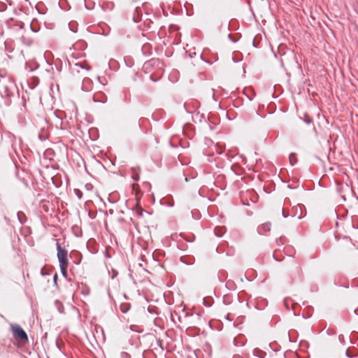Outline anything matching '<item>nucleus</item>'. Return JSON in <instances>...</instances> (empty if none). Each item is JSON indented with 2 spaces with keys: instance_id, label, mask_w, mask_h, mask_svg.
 <instances>
[{
  "instance_id": "1",
  "label": "nucleus",
  "mask_w": 358,
  "mask_h": 358,
  "mask_svg": "<svg viewBox=\"0 0 358 358\" xmlns=\"http://www.w3.org/2000/svg\"><path fill=\"white\" fill-rule=\"evenodd\" d=\"M10 331L13 337L18 341L26 343L28 341V336L24 329L17 324H10Z\"/></svg>"
},
{
  "instance_id": "2",
  "label": "nucleus",
  "mask_w": 358,
  "mask_h": 358,
  "mask_svg": "<svg viewBox=\"0 0 358 358\" xmlns=\"http://www.w3.org/2000/svg\"><path fill=\"white\" fill-rule=\"evenodd\" d=\"M57 258L59 264H69L68 262V251L62 248L60 244L57 243Z\"/></svg>"
},
{
  "instance_id": "3",
  "label": "nucleus",
  "mask_w": 358,
  "mask_h": 358,
  "mask_svg": "<svg viewBox=\"0 0 358 358\" xmlns=\"http://www.w3.org/2000/svg\"><path fill=\"white\" fill-rule=\"evenodd\" d=\"M91 84H92V80L89 78H84L83 81V85H82L83 90L87 91V92L90 91L92 89Z\"/></svg>"
},
{
  "instance_id": "4",
  "label": "nucleus",
  "mask_w": 358,
  "mask_h": 358,
  "mask_svg": "<svg viewBox=\"0 0 358 358\" xmlns=\"http://www.w3.org/2000/svg\"><path fill=\"white\" fill-rule=\"evenodd\" d=\"M271 222H266L258 227V229H257L258 232L259 234H262L263 232L269 231L271 230Z\"/></svg>"
},
{
  "instance_id": "5",
  "label": "nucleus",
  "mask_w": 358,
  "mask_h": 358,
  "mask_svg": "<svg viewBox=\"0 0 358 358\" xmlns=\"http://www.w3.org/2000/svg\"><path fill=\"white\" fill-rule=\"evenodd\" d=\"M93 101L94 102L104 103L106 101V96L102 93H97L93 96Z\"/></svg>"
},
{
  "instance_id": "6",
  "label": "nucleus",
  "mask_w": 358,
  "mask_h": 358,
  "mask_svg": "<svg viewBox=\"0 0 358 358\" xmlns=\"http://www.w3.org/2000/svg\"><path fill=\"white\" fill-rule=\"evenodd\" d=\"M101 6L104 10H111L114 8V3L111 1H106Z\"/></svg>"
},
{
  "instance_id": "7",
  "label": "nucleus",
  "mask_w": 358,
  "mask_h": 358,
  "mask_svg": "<svg viewBox=\"0 0 358 358\" xmlns=\"http://www.w3.org/2000/svg\"><path fill=\"white\" fill-rule=\"evenodd\" d=\"M138 168L133 167L131 169V171H132L131 177H132L133 180H136V181H138L139 180V175H138Z\"/></svg>"
},
{
  "instance_id": "8",
  "label": "nucleus",
  "mask_w": 358,
  "mask_h": 358,
  "mask_svg": "<svg viewBox=\"0 0 358 358\" xmlns=\"http://www.w3.org/2000/svg\"><path fill=\"white\" fill-rule=\"evenodd\" d=\"M68 265L69 264H59L61 273L64 277H66V275H67L66 269H67Z\"/></svg>"
},
{
  "instance_id": "9",
  "label": "nucleus",
  "mask_w": 358,
  "mask_h": 358,
  "mask_svg": "<svg viewBox=\"0 0 358 358\" xmlns=\"http://www.w3.org/2000/svg\"><path fill=\"white\" fill-rule=\"evenodd\" d=\"M70 30L74 33L77 32V23L76 22H71L69 24Z\"/></svg>"
},
{
  "instance_id": "10",
  "label": "nucleus",
  "mask_w": 358,
  "mask_h": 358,
  "mask_svg": "<svg viewBox=\"0 0 358 358\" xmlns=\"http://www.w3.org/2000/svg\"><path fill=\"white\" fill-rule=\"evenodd\" d=\"M17 217L21 224H23L24 222L25 215L22 212L17 213Z\"/></svg>"
},
{
  "instance_id": "11",
  "label": "nucleus",
  "mask_w": 358,
  "mask_h": 358,
  "mask_svg": "<svg viewBox=\"0 0 358 358\" xmlns=\"http://www.w3.org/2000/svg\"><path fill=\"white\" fill-rule=\"evenodd\" d=\"M74 193H75L76 196L78 197V199H82L83 193H82L81 190H80L79 189H75Z\"/></svg>"
},
{
  "instance_id": "12",
  "label": "nucleus",
  "mask_w": 358,
  "mask_h": 358,
  "mask_svg": "<svg viewBox=\"0 0 358 358\" xmlns=\"http://www.w3.org/2000/svg\"><path fill=\"white\" fill-rule=\"evenodd\" d=\"M120 309H121L122 312L124 313H127L128 311V310H129L127 304L121 305Z\"/></svg>"
},
{
  "instance_id": "13",
  "label": "nucleus",
  "mask_w": 358,
  "mask_h": 358,
  "mask_svg": "<svg viewBox=\"0 0 358 358\" xmlns=\"http://www.w3.org/2000/svg\"><path fill=\"white\" fill-rule=\"evenodd\" d=\"M85 190L87 191H92V189H93V185L91 184V183H87L85 185Z\"/></svg>"
},
{
  "instance_id": "14",
  "label": "nucleus",
  "mask_w": 358,
  "mask_h": 358,
  "mask_svg": "<svg viewBox=\"0 0 358 358\" xmlns=\"http://www.w3.org/2000/svg\"><path fill=\"white\" fill-rule=\"evenodd\" d=\"M120 358H131V356L126 352H122L120 354Z\"/></svg>"
},
{
  "instance_id": "15",
  "label": "nucleus",
  "mask_w": 358,
  "mask_h": 358,
  "mask_svg": "<svg viewBox=\"0 0 358 358\" xmlns=\"http://www.w3.org/2000/svg\"><path fill=\"white\" fill-rule=\"evenodd\" d=\"M345 355L349 358H353L356 356V355L350 353L349 350H346Z\"/></svg>"
},
{
  "instance_id": "16",
  "label": "nucleus",
  "mask_w": 358,
  "mask_h": 358,
  "mask_svg": "<svg viewBox=\"0 0 358 358\" xmlns=\"http://www.w3.org/2000/svg\"><path fill=\"white\" fill-rule=\"evenodd\" d=\"M80 44V45H82L83 47H86V44H85V42H83V41H82V42H80V43H76V44L75 45V46H78V45H79Z\"/></svg>"
},
{
  "instance_id": "17",
  "label": "nucleus",
  "mask_w": 358,
  "mask_h": 358,
  "mask_svg": "<svg viewBox=\"0 0 358 358\" xmlns=\"http://www.w3.org/2000/svg\"><path fill=\"white\" fill-rule=\"evenodd\" d=\"M327 333L329 334V335H333V334H335V331H331L330 329H328L327 331Z\"/></svg>"
},
{
  "instance_id": "18",
  "label": "nucleus",
  "mask_w": 358,
  "mask_h": 358,
  "mask_svg": "<svg viewBox=\"0 0 358 358\" xmlns=\"http://www.w3.org/2000/svg\"><path fill=\"white\" fill-rule=\"evenodd\" d=\"M282 216H283L285 218H286V217H288V215H287V214H286V213H285V212H284V209H283V208H282Z\"/></svg>"
},
{
  "instance_id": "19",
  "label": "nucleus",
  "mask_w": 358,
  "mask_h": 358,
  "mask_svg": "<svg viewBox=\"0 0 358 358\" xmlns=\"http://www.w3.org/2000/svg\"><path fill=\"white\" fill-rule=\"evenodd\" d=\"M203 304L206 306H210V303L207 302L206 301V299H203Z\"/></svg>"
},
{
  "instance_id": "20",
  "label": "nucleus",
  "mask_w": 358,
  "mask_h": 358,
  "mask_svg": "<svg viewBox=\"0 0 358 358\" xmlns=\"http://www.w3.org/2000/svg\"><path fill=\"white\" fill-rule=\"evenodd\" d=\"M343 338H343V335H340V336H338V339H339V341H340L341 342H343Z\"/></svg>"
},
{
  "instance_id": "21",
  "label": "nucleus",
  "mask_w": 358,
  "mask_h": 358,
  "mask_svg": "<svg viewBox=\"0 0 358 358\" xmlns=\"http://www.w3.org/2000/svg\"><path fill=\"white\" fill-rule=\"evenodd\" d=\"M134 20L136 22H138V21H139V20H140V19H138V18H136L135 17H134Z\"/></svg>"
},
{
  "instance_id": "22",
  "label": "nucleus",
  "mask_w": 358,
  "mask_h": 358,
  "mask_svg": "<svg viewBox=\"0 0 358 358\" xmlns=\"http://www.w3.org/2000/svg\"><path fill=\"white\" fill-rule=\"evenodd\" d=\"M215 234L217 236H221L220 234H217V230H215Z\"/></svg>"
},
{
  "instance_id": "23",
  "label": "nucleus",
  "mask_w": 358,
  "mask_h": 358,
  "mask_svg": "<svg viewBox=\"0 0 358 358\" xmlns=\"http://www.w3.org/2000/svg\"><path fill=\"white\" fill-rule=\"evenodd\" d=\"M76 66H80V67H81V68H83V69L84 68V67H83V66L81 64H78H78H76Z\"/></svg>"
},
{
  "instance_id": "24",
  "label": "nucleus",
  "mask_w": 358,
  "mask_h": 358,
  "mask_svg": "<svg viewBox=\"0 0 358 358\" xmlns=\"http://www.w3.org/2000/svg\"><path fill=\"white\" fill-rule=\"evenodd\" d=\"M57 278V275H54V280H55V281H56Z\"/></svg>"
},
{
  "instance_id": "25",
  "label": "nucleus",
  "mask_w": 358,
  "mask_h": 358,
  "mask_svg": "<svg viewBox=\"0 0 358 358\" xmlns=\"http://www.w3.org/2000/svg\"><path fill=\"white\" fill-rule=\"evenodd\" d=\"M5 90H6V92H7V89L6 88H5ZM6 95L7 96H10V94L8 92H6Z\"/></svg>"
},
{
  "instance_id": "26",
  "label": "nucleus",
  "mask_w": 358,
  "mask_h": 358,
  "mask_svg": "<svg viewBox=\"0 0 358 358\" xmlns=\"http://www.w3.org/2000/svg\"><path fill=\"white\" fill-rule=\"evenodd\" d=\"M169 206H173V203H169Z\"/></svg>"
},
{
  "instance_id": "27",
  "label": "nucleus",
  "mask_w": 358,
  "mask_h": 358,
  "mask_svg": "<svg viewBox=\"0 0 358 358\" xmlns=\"http://www.w3.org/2000/svg\"><path fill=\"white\" fill-rule=\"evenodd\" d=\"M169 206H173V203H169Z\"/></svg>"
}]
</instances>
